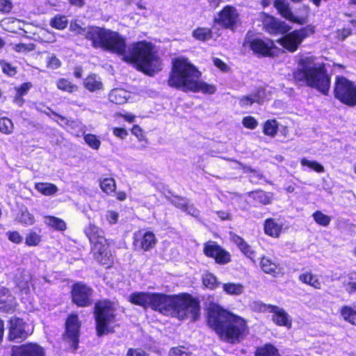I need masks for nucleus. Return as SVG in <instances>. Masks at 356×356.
<instances>
[{
    "mask_svg": "<svg viewBox=\"0 0 356 356\" xmlns=\"http://www.w3.org/2000/svg\"><path fill=\"white\" fill-rule=\"evenodd\" d=\"M88 37L94 47L122 56L123 60L134 63L147 74L153 75L161 70V60L150 42L133 43L126 49L125 38L119 33L98 26L89 32Z\"/></svg>",
    "mask_w": 356,
    "mask_h": 356,
    "instance_id": "obj_1",
    "label": "nucleus"
},
{
    "mask_svg": "<svg viewBox=\"0 0 356 356\" xmlns=\"http://www.w3.org/2000/svg\"><path fill=\"white\" fill-rule=\"evenodd\" d=\"M207 321L219 337L227 343H238L248 333V327L243 318L223 309L219 305L209 307Z\"/></svg>",
    "mask_w": 356,
    "mask_h": 356,
    "instance_id": "obj_2",
    "label": "nucleus"
},
{
    "mask_svg": "<svg viewBox=\"0 0 356 356\" xmlns=\"http://www.w3.org/2000/svg\"><path fill=\"white\" fill-rule=\"evenodd\" d=\"M150 308L164 315H172L180 320L195 321L200 315V302L188 294L169 296L152 293Z\"/></svg>",
    "mask_w": 356,
    "mask_h": 356,
    "instance_id": "obj_3",
    "label": "nucleus"
},
{
    "mask_svg": "<svg viewBox=\"0 0 356 356\" xmlns=\"http://www.w3.org/2000/svg\"><path fill=\"white\" fill-rule=\"evenodd\" d=\"M201 72L195 65L184 57L175 59L168 81L170 87L181 90L204 94H213L216 91L214 85L208 84L200 80Z\"/></svg>",
    "mask_w": 356,
    "mask_h": 356,
    "instance_id": "obj_4",
    "label": "nucleus"
},
{
    "mask_svg": "<svg viewBox=\"0 0 356 356\" xmlns=\"http://www.w3.org/2000/svg\"><path fill=\"white\" fill-rule=\"evenodd\" d=\"M296 81L315 88L322 94L327 95L330 88V78L324 66L317 63L313 57L300 59L293 73Z\"/></svg>",
    "mask_w": 356,
    "mask_h": 356,
    "instance_id": "obj_5",
    "label": "nucleus"
},
{
    "mask_svg": "<svg viewBox=\"0 0 356 356\" xmlns=\"http://www.w3.org/2000/svg\"><path fill=\"white\" fill-rule=\"evenodd\" d=\"M114 305L107 300L97 302L95 306L96 330L99 337L114 332L116 325Z\"/></svg>",
    "mask_w": 356,
    "mask_h": 356,
    "instance_id": "obj_6",
    "label": "nucleus"
},
{
    "mask_svg": "<svg viewBox=\"0 0 356 356\" xmlns=\"http://www.w3.org/2000/svg\"><path fill=\"white\" fill-rule=\"evenodd\" d=\"M85 233L92 244V251L95 259L103 265L109 266L111 254L108 245L104 236V232L95 225L90 224L85 229Z\"/></svg>",
    "mask_w": 356,
    "mask_h": 356,
    "instance_id": "obj_7",
    "label": "nucleus"
},
{
    "mask_svg": "<svg viewBox=\"0 0 356 356\" xmlns=\"http://www.w3.org/2000/svg\"><path fill=\"white\" fill-rule=\"evenodd\" d=\"M334 96L342 104L356 106V84L344 76H337L334 84Z\"/></svg>",
    "mask_w": 356,
    "mask_h": 356,
    "instance_id": "obj_8",
    "label": "nucleus"
},
{
    "mask_svg": "<svg viewBox=\"0 0 356 356\" xmlns=\"http://www.w3.org/2000/svg\"><path fill=\"white\" fill-rule=\"evenodd\" d=\"M314 33V28L307 26L286 34L277 42L290 52L296 51L302 42Z\"/></svg>",
    "mask_w": 356,
    "mask_h": 356,
    "instance_id": "obj_9",
    "label": "nucleus"
},
{
    "mask_svg": "<svg viewBox=\"0 0 356 356\" xmlns=\"http://www.w3.org/2000/svg\"><path fill=\"white\" fill-rule=\"evenodd\" d=\"M253 308L259 312H269L273 314V322L280 325L291 327V321L287 312L283 309L275 305H266L261 302H254Z\"/></svg>",
    "mask_w": 356,
    "mask_h": 356,
    "instance_id": "obj_10",
    "label": "nucleus"
},
{
    "mask_svg": "<svg viewBox=\"0 0 356 356\" xmlns=\"http://www.w3.org/2000/svg\"><path fill=\"white\" fill-rule=\"evenodd\" d=\"M92 290L83 283L74 284L72 289V301L79 307H87L91 305Z\"/></svg>",
    "mask_w": 356,
    "mask_h": 356,
    "instance_id": "obj_11",
    "label": "nucleus"
},
{
    "mask_svg": "<svg viewBox=\"0 0 356 356\" xmlns=\"http://www.w3.org/2000/svg\"><path fill=\"white\" fill-rule=\"evenodd\" d=\"M216 21L226 28L233 29L239 23V15L235 8L227 6L219 13Z\"/></svg>",
    "mask_w": 356,
    "mask_h": 356,
    "instance_id": "obj_12",
    "label": "nucleus"
},
{
    "mask_svg": "<svg viewBox=\"0 0 356 356\" xmlns=\"http://www.w3.org/2000/svg\"><path fill=\"white\" fill-rule=\"evenodd\" d=\"M65 326L66 330L64 337L69 342L72 343V346L74 349H76L80 327V323L77 315H70L66 321Z\"/></svg>",
    "mask_w": 356,
    "mask_h": 356,
    "instance_id": "obj_13",
    "label": "nucleus"
},
{
    "mask_svg": "<svg viewBox=\"0 0 356 356\" xmlns=\"http://www.w3.org/2000/svg\"><path fill=\"white\" fill-rule=\"evenodd\" d=\"M204 254L214 258L216 263L225 264L230 261L229 254L213 241H209L204 245Z\"/></svg>",
    "mask_w": 356,
    "mask_h": 356,
    "instance_id": "obj_14",
    "label": "nucleus"
},
{
    "mask_svg": "<svg viewBox=\"0 0 356 356\" xmlns=\"http://www.w3.org/2000/svg\"><path fill=\"white\" fill-rule=\"evenodd\" d=\"M42 347L36 343H26L12 348L11 356H44Z\"/></svg>",
    "mask_w": 356,
    "mask_h": 356,
    "instance_id": "obj_15",
    "label": "nucleus"
},
{
    "mask_svg": "<svg viewBox=\"0 0 356 356\" xmlns=\"http://www.w3.org/2000/svg\"><path fill=\"white\" fill-rule=\"evenodd\" d=\"M245 44H248L254 53L263 56L270 55L271 50L274 47L273 42L269 39L254 38L252 40H246Z\"/></svg>",
    "mask_w": 356,
    "mask_h": 356,
    "instance_id": "obj_16",
    "label": "nucleus"
},
{
    "mask_svg": "<svg viewBox=\"0 0 356 356\" xmlns=\"http://www.w3.org/2000/svg\"><path fill=\"white\" fill-rule=\"evenodd\" d=\"M264 26L270 34H284L290 30V26L271 16H266L263 20Z\"/></svg>",
    "mask_w": 356,
    "mask_h": 356,
    "instance_id": "obj_17",
    "label": "nucleus"
},
{
    "mask_svg": "<svg viewBox=\"0 0 356 356\" xmlns=\"http://www.w3.org/2000/svg\"><path fill=\"white\" fill-rule=\"evenodd\" d=\"M9 339L10 341L23 340L27 337L25 331V323L18 318H11L10 321Z\"/></svg>",
    "mask_w": 356,
    "mask_h": 356,
    "instance_id": "obj_18",
    "label": "nucleus"
},
{
    "mask_svg": "<svg viewBox=\"0 0 356 356\" xmlns=\"http://www.w3.org/2000/svg\"><path fill=\"white\" fill-rule=\"evenodd\" d=\"M135 244L138 243L139 247L144 251L153 248L156 243L155 235L152 232H146L143 235L135 234Z\"/></svg>",
    "mask_w": 356,
    "mask_h": 356,
    "instance_id": "obj_19",
    "label": "nucleus"
},
{
    "mask_svg": "<svg viewBox=\"0 0 356 356\" xmlns=\"http://www.w3.org/2000/svg\"><path fill=\"white\" fill-rule=\"evenodd\" d=\"M15 307V298L5 287H0V311L9 312Z\"/></svg>",
    "mask_w": 356,
    "mask_h": 356,
    "instance_id": "obj_20",
    "label": "nucleus"
},
{
    "mask_svg": "<svg viewBox=\"0 0 356 356\" xmlns=\"http://www.w3.org/2000/svg\"><path fill=\"white\" fill-rule=\"evenodd\" d=\"M266 91L264 88H259L255 93L243 96L241 98L239 104L242 107L251 106L253 103L261 104L266 99Z\"/></svg>",
    "mask_w": 356,
    "mask_h": 356,
    "instance_id": "obj_21",
    "label": "nucleus"
},
{
    "mask_svg": "<svg viewBox=\"0 0 356 356\" xmlns=\"http://www.w3.org/2000/svg\"><path fill=\"white\" fill-rule=\"evenodd\" d=\"M275 7L278 10L279 13L285 19L293 22H298L301 24L302 22L300 21L298 17H296L291 8H289V3L286 0H275Z\"/></svg>",
    "mask_w": 356,
    "mask_h": 356,
    "instance_id": "obj_22",
    "label": "nucleus"
},
{
    "mask_svg": "<svg viewBox=\"0 0 356 356\" xmlns=\"http://www.w3.org/2000/svg\"><path fill=\"white\" fill-rule=\"evenodd\" d=\"M152 294V293L149 292H134L129 296V300L145 309L150 308Z\"/></svg>",
    "mask_w": 356,
    "mask_h": 356,
    "instance_id": "obj_23",
    "label": "nucleus"
},
{
    "mask_svg": "<svg viewBox=\"0 0 356 356\" xmlns=\"http://www.w3.org/2000/svg\"><path fill=\"white\" fill-rule=\"evenodd\" d=\"M283 225L274 218L266 219L264 222V232L266 234L277 238L280 236Z\"/></svg>",
    "mask_w": 356,
    "mask_h": 356,
    "instance_id": "obj_24",
    "label": "nucleus"
},
{
    "mask_svg": "<svg viewBox=\"0 0 356 356\" xmlns=\"http://www.w3.org/2000/svg\"><path fill=\"white\" fill-rule=\"evenodd\" d=\"M130 93L122 88H115L111 91L109 100L116 104H123L127 102Z\"/></svg>",
    "mask_w": 356,
    "mask_h": 356,
    "instance_id": "obj_25",
    "label": "nucleus"
},
{
    "mask_svg": "<svg viewBox=\"0 0 356 356\" xmlns=\"http://www.w3.org/2000/svg\"><path fill=\"white\" fill-rule=\"evenodd\" d=\"M232 240L245 255L252 260L254 259L255 257L254 251L241 237L234 234L232 236Z\"/></svg>",
    "mask_w": 356,
    "mask_h": 356,
    "instance_id": "obj_26",
    "label": "nucleus"
},
{
    "mask_svg": "<svg viewBox=\"0 0 356 356\" xmlns=\"http://www.w3.org/2000/svg\"><path fill=\"white\" fill-rule=\"evenodd\" d=\"M34 188L38 193L45 196L54 195L58 191V187L49 182L35 183Z\"/></svg>",
    "mask_w": 356,
    "mask_h": 356,
    "instance_id": "obj_27",
    "label": "nucleus"
},
{
    "mask_svg": "<svg viewBox=\"0 0 356 356\" xmlns=\"http://www.w3.org/2000/svg\"><path fill=\"white\" fill-rule=\"evenodd\" d=\"M339 313L342 318L356 325V305H343L339 309Z\"/></svg>",
    "mask_w": 356,
    "mask_h": 356,
    "instance_id": "obj_28",
    "label": "nucleus"
},
{
    "mask_svg": "<svg viewBox=\"0 0 356 356\" xmlns=\"http://www.w3.org/2000/svg\"><path fill=\"white\" fill-rule=\"evenodd\" d=\"M223 291L229 296H238L244 293L245 287L241 283L228 282L222 284Z\"/></svg>",
    "mask_w": 356,
    "mask_h": 356,
    "instance_id": "obj_29",
    "label": "nucleus"
},
{
    "mask_svg": "<svg viewBox=\"0 0 356 356\" xmlns=\"http://www.w3.org/2000/svg\"><path fill=\"white\" fill-rule=\"evenodd\" d=\"M299 280L304 284H308L314 289H320L321 288V282L316 275L311 272H305L299 275Z\"/></svg>",
    "mask_w": 356,
    "mask_h": 356,
    "instance_id": "obj_30",
    "label": "nucleus"
},
{
    "mask_svg": "<svg viewBox=\"0 0 356 356\" xmlns=\"http://www.w3.org/2000/svg\"><path fill=\"white\" fill-rule=\"evenodd\" d=\"M83 85L90 92H95L102 88L100 78L94 74L87 76L83 81Z\"/></svg>",
    "mask_w": 356,
    "mask_h": 356,
    "instance_id": "obj_31",
    "label": "nucleus"
},
{
    "mask_svg": "<svg viewBox=\"0 0 356 356\" xmlns=\"http://www.w3.org/2000/svg\"><path fill=\"white\" fill-rule=\"evenodd\" d=\"M254 356H281L278 349L270 343L258 347Z\"/></svg>",
    "mask_w": 356,
    "mask_h": 356,
    "instance_id": "obj_32",
    "label": "nucleus"
},
{
    "mask_svg": "<svg viewBox=\"0 0 356 356\" xmlns=\"http://www.w3.org/2000/svg\"><path fill=\"white\" fill-rule=\"evenodd\" d=\"M31 279V275L26 271H22L15 276V281L18 287L25 293H27L29 291Z\"/></svg>",
    "mask_w": 356,
    "mask_h": 356,
    "instance_id": "obj_33",
    "label": "nucleus"
},
{
    "mask_svg": "<svg viewBox=\"0 0 356 356\" xmlns=\"http://www.w3.org/2000/svg\"><path fill=\"white\" fill-rule=\"evenodd\" d=\"M44 223L53 229L59 231H64L67 228L64 220L54 216H45Z\"/></svg>",
    "mask_w": 356,
    "mask_h": 356,
    "instance_id": "obj_34",
    "label": "nucleus"
},
{
    "mask_svg": "<svg viewBox=\"0 0 356 356\" xmlns=\"http://www.w3.org/2000/svg\"><path fill=\"white\" fill-rule=\"evenodd\" d=\"M192 36L200 41H207L212 38V31L209 28L199 27L192 32Z\"/></svg>",
    "mask_w": 356,
    "mask_h": 356,
    "instance_id": "obj_35",
    "label": "nucleus"
},
{
    "mask_svg": "<svg viewBox=\"0 0 356 356\" xmlns=\"http://www.w3.org/2000/svg\"><path fill=\"white\" fill-rule=\"evenodd\" d=\"M260 266L263 271L266 273L275 275L277 273V265L267 257H263L261 258Z\"/></svg>",
    "mask_w": 356,
    "mask_h": 356,
    "instance_id": "obj_36",
    "label": "nucleus"
},
{
    "mask_svg": "<svg viewBox=\"0 0 356 356\" xmlns=\"http://www.w3.org/2000/svg\"><path fill=\"white\" fill-rule=\"evenodd\" d=\"M343 286L349 294L356 292V272H351L348 275L343 282Z\"/></svg>",
    "mask_w": 356,
    "mask_h": 356,
    "instance_id": "obj_37",
    "label": "nucleus"
},
{
    "mask_svg": "<svg viewBox=\"0 0 356 356\" xmlns=\"http://www.w3.org/2000/svg\"><path fill=\"white\" fill-rule=\"evenodd\" d=\"M56 86L59 90L70 93L74 92L78 90L76 85L73 84L65 79H60L58 80L56 82Z\"/></svg>",
    "mask_w": 356,
    "mask_h": 356,
    "instance_id": "obj_38",
    "label": "nucleus"
},
{
    "mask_svg": "<svg viewBox=\"0 0 356 356\" xmlns=\"http://www.w3.org/2000/svg\"><path fill=\"white\" fill-rule=\"evenodd\" d=\"M101 189L107 194H111L115 191L116 184L113 178H105L100 181Z\"/></svg>",
    "mask_w": 356,
    "mask_h": 356,
    "instance_id": "obj_39",
    "label": "nucleus"
},
{
    "mask_svg": "<svg viewBox=\"0 0 356 356\" xmlns=\"http://www.w3.org/2000/svg\"><path fill=\"white\" fill-rule=\"evenodd\" d=\"M19 222L25 225H31L35 222V218L26 209L21 210L17 216Z\"/></svg>",
    "mask_w": 356,
    "mask_h": 356,
    "instance_id": "obj_40",
    "label": "nucleus"
},
{
    "mask_svg": "<svg viewBox=\"0 0 356 356\" xmlns=\"http://www.w3.org/2000/svg\"><path fill=\"white\" fill-rule=\"evenodd\" d=\"M278 129V124L275 120H267L264 124V133L265 135L273 137Z\"/></svg>",
    "mask_w": 356,
    "mask_h": 356,
    "instance_id": "obj_41",
    "label": "nucleus"
},
{
    "mask_svg": "<svg viewBox=\"0 0 356 356\" xmlns=\"http://www.w3.org/2000/svg\"><path fill=\"white\" fill-rule=\"evenodd\" d=\"M251 196L257 202L262 204H268L270 202V195L262 191L252 192Z\"/></svg>",
    "mask_w": 356,
    "mask_h": 356,
    "instance_id": "obj_42",
    "label": "nucleus"
},
{
    "mask_svg": "<svg viewBox=\"0 0 356 356\" xmlns=\"http://www.w3.org/2000/svg\"><path fill=\"white\" fill-rule=\"evenodd\" d=\"M95 26L88 27V28H83L79 26L77 23H71L70 25V30L72 32H74L76 34L83 35L86 37V39L90 40L89 32L92 31Z\"/></svg>",
    "mask_w": 356,
    "mask_h": 356,
    "instance_id": "obj_43",
    "label": "nucleus"
},
{
    "mask_svg": "<svg viewBox=\"0 0 356 356\" xmlns=\"http://www.w3.org/2000/svg\"><path fill=\"white\" fill-rule=\"evenodd\" d=\"M12 49L20 54H27L35 49V45L32 43L12 44Z\"/></svg>",
    "mask_w": 356,
    "mask_h": 356,
    "instance_id": "obj_44",
    "label": "nucleus"
},
{
    "mask_svg": "<svg viewBox=\"0 0 356 356\" xmlns=\"http://www.w3.org/2000/svg\"><path fill=\"white\" fill-rule=\"evenodd\" d=\"M68 21L65 16L56 15L51 20V25L57 29L63 30L67 27Z\"/></svg>",
    "mask_w": 356,
    "mask_h": 356,
    "instance_id": "obj_45",
    "label": "nucleus"
},
{
    "mask_svg": "<svg viewBox=\"0 0 356 356\" xmlns=\"http://www.w3.org/2000/svg\"><path fill=\"white\" fill-rule=\"evenodd\" d=\"M313 218L317 224L324 227L329 225L331 221V218L330 216L325 215L319 211H316L313 214Z\"/></svg>",
    "mask_w": 356,
    "mask_h": 356,
    "instance_id": "obj_46",
    "label": "nucleus"
},
{
    "mask_svg": "<svg viewBox=\"0 0 356 356\" xmlns=\"http://www.w3.org/2000/svg\"><path fill=\"white\" fill-rule=\"evenodd\" d=\"M300 163L302 165L307 166L317 172H323L325 170L324 167L315 161H309L303 158L301 159Z\"/></svg>",
    "mask_w": 356,
    "mask_h": 356,
    "instance_id": "obj_47",
    "label": "nucleus"
},
{
    "mask_svg": "<svg viewBox=\"0 0 356 356\" xmlns=\"http://www.w3.org/2000/svg\"><path fill=\"white\" fill-rule=\"evenodd\" d=\"M41 241L40 234L34 231H31L26 234L25 243L29 246H35L39 244Z\"/></svg>",
    "mask_w": 356,
    "mask_h": 356,
    "instance_id": "obj_48",
    "label": "nucleus"
},
{
    "mask_svg": "<svg viewBox=\"0 0 356 356\" xmlns=\"http://www.w3.org/2000/svg\"><path fill=\"white\" fill-rule=\"evenodd\" d=\"M13 124L12 121L7 118L0 119V131L3 134H9L13 132Z\"/></svg>",
    "mask_w": 356,
    "mask_h": 356,
    "instance_id": "obj_49",
    "label": "nucleus"
},
{
    "mask_svg": "<svg viewBox=\"0 0 356 356\" xmlns=\"http://www.w3.org/2000/svg\"><path fill=\"white\" fill-rule=\"evenodd\" d=\"M84 140L93 149H98L101 145V141L94 134L85 135Z\"/></svg>",
    "mask_w": 356,
    "mask_h": 356,
    "instance_id": "obj_50",
    "label": "nucleus"
},
{
    "mask_svg": "<svg viewBox=\"0 0 356 356\" xmlns=\"http://www.w3.org/2000/svg\"><path fill=\"white\" fill-rule=\"evenodd\" d=\"M203 284L210 289H213L218 285L216 277L211 273L206 274L204 276Z\"/></svg>",
    "mask_w": 356,
    "mask_h": 356,
    "instance_id": "obj_51",
    "label": "nucleus"
},
{
    "mask_svg": "<svg viewBox=\"0 0 356 356\" xmlns=\"http://www.w3.org/2000/svg\"><path fill=\"white\" fill-rule=\"evenodd\" d=\"M191 353L184 346L172 348L169 352V356H191Z\"/></svg>",
    "mask_w": 356,
    "mask_h": 356,
    "instance_id": "obj_52",
    "label": "nucleus"
},
{
    "mask_svg": "<svg viewBox=\"0 0 356 356\" xmlns=\"http://www.w3.org/2000/svg\"><path fill=\"white\" fill-rule=\"evenodd\" d=\"M47 65L48 67L55 70L60 66L61 62L56 56L51 54L47 58Z\"/></svg>",
    "mask_w": 356,
    "mask_h": 356,
    "instance_id": "obj_53",
    "label": "nucleus"
},
{
    "mask_svg": "<svg viewBox=\"0 0 356 356\" xmlns=\"http://www.w3.org/2000/svg\"><path fill=\"white\" fill-rule=\"evenodd\" d=\"M242 123L245 127L250 129H254L258 126L257 121L252 116H247L243 118Z\"/></svg>",
    "mask_w": 356,
    "mask_h": 356,
    "instance_id": "obj_54",
    "label": "nucleus"
},
{
    "mask_svg": "<svg viewBox=\"0 0 356 356\" xmlns=\"http://www.w3.org/2000/svg\"><path fill=\"white\" fill-rule=\"evenodd\" d=\"M113 135L120 139H124L128 136V131L124 128L114 127L113 128Z\"/></svg>",
    "mask_w": 356,
    "mask_h": 356,
    "instance_id": "obj_55",
    "label": "nucleus"
},
{
    "mask_svg": "<svg viewBox=\"0 0 356 356\" xmlns=\"http://www.w3.org/2000/svg\"><path fill=\"white\" fill-rule=\"evenodd\" d=\"M351 30L350 29H339L337 31V38L339 40H344L346 38H347L349 35H351Z\"/></svg>",
    "mask_w": 356,
    "mask_h": 356,
    "instance_id": "obj_56",
    "label": "nucleus"
},
{
    "mask_svg": "<svg viewBox=\"0 0 356 356\" xmlns=\"http://www.w3.org/2000/svg\"><path fill=\"white\" fill-rule=\"evenodd\" d=\"M131 133L134 136H136L139 141L146 140L145 137L143 134V131L141 128L138 125H134L131 129ZM147 143V141H145Z\"/></svg>",
    "mask_w": 356,
    "mask_h": 356,
    "instance_id": "obj_57",
    "label": "nucleus"
},
{
    "mask_svg": "<svg viewBox=\"0 0 356 356\" xmlns=\"http://www.w3.org/2000/svg\"><path fill=\"white\" fill-rule=\"evenodd\" d=\"M12 3L10 0H0V11L8 13L12 9Z\"/></svg>",
    "mask_w": 356,
    "mask_h": 356,
    "instance_id": "obj_58",
    "label": "nucleus"
},
{
    "mask_svg": "<svg viewBox=\"0 0 356 356\" xmlns=\"http://www.w3.org/2000/svg\"><path fill=\"white\" fill-rule=\"evenodd\" d=\"M7 235L9 240L13 243H19L22 241V236L19 234V232L16 231L9 232H8Z\"/></svg>",
    "mask_w": 356,
    "mask_h": 356,
    "instance_id": "obj_59",
    "label": "nucleus"
},
{
    "mask_svg": "<svg viewBox=\"0 0 356 356\" xmlns=\"http://www.w3.org/2000/svg\"><path fill=\"white\" fill-rule=\"evenodd\" d=\"M119 215L114 211H108L106 213V218L110 224H115L117 222Z\"/></svg>",
    "mask_w": 356,
    "mask_h": 356,
    "instance_id": "obj_60",
    "label": "nucleus"
},
{
    "mask_svg": "<svg viewBox=\"0 0 356 356\" xmlns=\"http://www.w3.org/2000/svg\"><path fill=\"white\" fill-rule=\"evenodd\" d=\"M3 72L9 76H13L16 74V70L9 63H3L1 64Z\"/></svg>",
    "mask_w": 356,
    "mask_h": 356,
    "instance_id": "obj_61",
    "label": "nucleus"
},
{
    "mask_svg": "<svg viewBox=\"0 0 356 356\" xmlns=\"http://www.w3.org/2000/svg\"><path fill=\"white\" fill-rule=\"evenodd\" d=\"M214 65L222 72H227L229 70L228 66L222 60L218 58L213 59Z\"/></svg>",
    "mask_w": 356,
    "mask_h": 356,
    "instance_id": "obj_62",
    "label": "nucleus"
},
{
    "mask_svg": "<svg viewBox=\"0 0 356 356\" xmlns=\"http://www.w3.org/2000/svg\"><path fill=\"white\" fill-rule=\"evenodd\" d=\"M127 356H147L146 353L141 349L130 348L128 350Z\"/></svg>",
    "mask_w": 356,
    "mask_h": 356,
    "instance_id": "obj_63",
    "label": "nucleus"
},
{
    "mask_svg": "<svg viewBox=\"0 0 356 356\" xmlns=\"http://www.w3.org/2000/svg\"><path fill=\"white\" fill-rule=\"evenodd\" d=\"M188 204V201L185 199L179 198L175 201V206L184 211L187 207Z\"/></svg>",
    "mask_w": 356,
    "mask_h": 356,
    "instance_id": "obj_64",
    "label": "nucleus"
}]
</instances>
